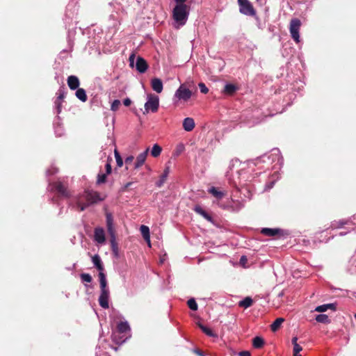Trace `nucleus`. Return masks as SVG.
<instances>
[{
	"mask_svg": "<svg viewBox=\"0 0 356 356\" xmlns=\"http://www.w3.org/2000/svg\"><path fill=\"white\" fill-rule=\"evenodd\" d=\"M208 192L218 200L222 199L225 195L224 192L218 191V188L214 186L211 187Z\"/></svg>",
	"mask_w": 356,
	"mask_h": 356,
	"instance_id": "22",
	"label": "nucleus"
},
{
	"mask_svg": "<svg viewBox=\"0 0 356 356\" xmlns=\"http://www.w3.org/2000/svg\"><path fill=\"white\" fill-rule=\"evenodd\" d=\"M51 186L52 187L51 190L56 193L59 197L68 198L71 196V193L67 183L56 181L53 182Z\"/></svg>",
	"mask_w": 356,
	"mask_h": 356,
	"instance_id": "4",
	"label": "nucleus"
},
{
	"mask_svg": "<svg viewBox=\"0 0 356 356\" xmlns=\"http://www.w3.org/2000/svg\"><path fill=\"white\" fill-rule=\"evenodd\" d=\"M237 88L235 85L232 83H228L225 86L223 92L229 95H232L236 91Z\"/></svg>",
	"mask_w": 356,
	"mask_h": 356,
	"instance_id": "26",
	"label": "nucleus"
},
{
	"mask_svg": "<svg viewBox=\"0 0 356 356\" xmlns=\"http://www.w3.org/2000/svg\"><path fill=\"white\" fill-rule=\"evenodd\" d=\"M80 277L83 282H86L88 283L91 282L92 280L91 275L88 273H82L81 274Z\"/></svg>",
	"mask_w": 356,
	"mask_h": 356,
	"instance_id": "37",
	"label": "nucleus"
},
{
	"mask_svg": "<svg viewBox=\"0 0 356 356\" xmlns=\"http://www.w3.org/2000/svg\"><path fill=\"white\" fill-rule=\"evenodd\" d=\"M195 353L197 355H199V356H204V354H203V352H202V351H201V350H199V349H196V350H195Z\"/></svg>",
	"mask_w": 356,
	"mask_h": 356,
	"instance_id": "48",
	"label": "nucleus"
},
{
	"mask_svg": "<svg viewBox=\"0 0 356 356\" xmlns=\"http://www.w3.org/2000/svg\"><path fill=\"white\" fill-rule=\"evenodd\" d=\"M187 305L188 307L193 310V311H197V304L194 298H191L188 300Z\"/></svg>",
	"mask_w": 356,
	"mask_h": 356,
	"instance_id": "35",
	"label": "nucleus"
},
{
	"mask_svg": "<svg viewBox=\"0 0 356 356\" xmlns=\"http://www.w3.org/2000/svg\"><path fill=\"white\" fill-rule=\"evenodd\" d=\"M177 4L179 3H184L187 0H175Z\"/></svg>",
	"mask_w": 356,
	"mask_h": 356,
	"instance_id": "49",
	"label": "nucleus"
},
{
	"mask_svg": "<svg viewBox=\"0 0 356 356\" xmlns=\"http://www.w3.org/2000/svg\"><path fill=\"white\" fill-rule=\"evenodd\" d=\"M199 327L202 330V331L205 333L209 337H215L216 334L213 333V332L209 327L203 325L201 323H198Z\"/></svg>",
	"mask_w": 356,
	"mask_h": 356,
	"instance_id": "34",
	"label": "nucleus"
},
{
	"mask_svg": "<svg viewBox=\"0 0 356 356\" xmlns=\"http://www.w3.org/2000/svg\"><path fill=\"white\" fill-rule=\"evenodd\" d=\"M192 95V92L184 85H181L175 92V97L179 99L188 101Z\"/></svg>",
	"mask_w": 356,
	"mask_h": 356,
	"instance_id": "9",
	"label": "nucleus"
},
{
	"mask_svg": "<svg viewBox=\"0 0 356 356\" xmlns=\"http://www.w3.org/2000/svg\"><path fill=\"white\" fill-rule=\"evenodd\" d=\"M239 356H251V354L249 351H241L238 353Z\"/></svg>",
	"mask_w": 356,
	"mask_h": 356,
	"instance_id": "46",
	"label": "nucleus"
},
{
	"mask_svg": "<svg viewBox=\"0 0 356 356\" xmlns=\"http://www.w3.org/2000/svg\"><path fill=\"white\" fill-rule=\"evenodd\" d=\"M117 330L120 333H125L130 330V327L127 321H121L118 324Z\"/></svg>",
	"mask_w": 356,
	"mask_h": 356,
	"instance_id": "24",
	"label": "nucleus"
},
{
	"mask_svg": "<svg viewBox=\"0 0 356 356\" xmlns=\"http://www.w3.org/2000/svg\"><path fill=\"white\" fill-rule=\"evenodd\" d=\"M170 172V168L166 167L163 172V174L161 175L159 180L156 183V185L158 187H161L163 184L165 182L167 177Z\"/></svg>",
	"mask_w": 356,
	"mask_h": 356,
	"instance_id": "20",
	"label": "nucleus"
},
{
	"mask_svg": "<svg viewBox=\"0 0 356 356\" xmlns=\"http://www.w3.org/2000/svg\"><path fill=\"white\" fill-rule=\"evenodd\" d=\"M131 184H132V182H128V183H127V184H125V186H124V188H125V189H127L129 187H130V186H131Z\"/></svg>",
	"mask_w": 356,
	"mask_h": 356,
	"instance_id": "50",
	"label": "nucleus"
},
{
	"mask_svg": "<svg viewBox=\"0 0 356 356\" xmlns=\"http://www.w3.org/2000/svg\"><path fill=\"white\" fill-rule=\"evenodd\" d=\"M355 318H356V314L355 315Z\"/></svg>",
	"mask_w": 356,
	"mask_h": 356,
	"instance_id": "51",
	"label": "nucleus"
},
{
	"mask_svg": "<svg viewBox=\"0 0 356 356\" xmlns=\"http://www.w3.org/2000/svg\"><path fill=\"white\" fill-rule=\"evenodd\" d=\"M198 86L202 93L207 94L208 92L209 89L204 83H200Z\"/></svg>",
	"mask_w": 356,
	"mask_h": 356,
	"instance_id": "40",
	"label": "nucleus"
},
{
	"mask_svg": "<svg viewBox=\"0 0 356 356\" xmlns=\"http://www.w3.org/2000/svg\"><path fill=\"white\" fill-rule=\"evenodd\" d=\"M92 261L95 266L97 268L98 270H99V272L104 270L101 258L98 254H95L93 257H92Z\"/></svg>",
	"mask_w": 356,
	"mask_h": 356,
	"instance_id": "21",
	"label": "nucleus"
},
{
	"mask_svg": "<svg viewBox=\"0 0 356 356\" xmlns=\"http://www.w3.org/2000/svg\"><path fill=\"white\" fill-rule=\"evenodd\" d=\"M108 175L106 174V173H99L97 175V181H96V184L97 185H101L102 184H105L107 181V176Z\"/></svg>",
	"mask_w": 356,
	"mask_h": 356,
	"instance_id": "33",
	"label": "nucleus"
},
{
	"mask_svg": "<svg viewBox=\"0 0 356 356\" xmlns=\"http://www.w3.org/2000/svg\"><path fill=\"white\" fill-rule=\"evenodd\" d=\"M61 104H62L61 101L56 99L55 105H56L58 113H60L61 112V106H62Z\"/></svg>",
	"mask_w": 356,
	"mask_h": 356,
	"instance_id": "42",
	"label": "nucleus"
},
{
	"mask_svg": "<svg viewBox=\"0 0 356 356\" xmlns=\"http://www.w3.org/2000/svg\"><path fill=\"white\" fill-rule=\"evenodd\" d=\"M148 150H149V149H147L145 152H143V153L140 154L137 156L136 161L135 165H134V168L136 169L140 168V166H142L144 164V163H145V161L146 160V157H147V155Z\"/></svg>",
	"mask_w": 356,
	"mask_h": 356,
	"instance_id": "15",
	"label": "nucleus"
},
{
	"mask_svg": "<svg viewBox=\"0 0 356 356\" xmlns=\"http://www.w3.org/2000/svg\"><path fill=\"white\" fill-rule=\"evenodd\" d=\"M133 160H134L133 156H129L127 157L125 159L126 165L131 164L132 163Z\"/></svg>",
	"mask_w": 356,
	"mask_h": 356,
	"instance_id": "44",
	"label": "nucleus"
},
{
	"mask_svg": "<svg viewBox=\"0 0 356 356\" xmlns=\"http://www.w3.org/2000/svg\"><path fill=\"white\" fill-rule=\"evenodd\" d=\"M195 121L192 118H186L183 121V128L186 131H191L195 127Z\"/></svg>",
	"mask_w": 356,
	"mask_h": 356,
	"instance_id": "16",
	"label": "nucleus"
},
{
	"mask_svg": "<svg viewBox=\"0 0 356 356\" xmlns=\"http://www.w3.org/2000/svg\"><path fill=\"white\" fill-rule=\"evenodd\" d=\"M161 151H162V148L158 144H155L152 147V151H151V155L153 157L156 158V157L159 156L161 154Z\"/></svg>",
	"mask_w": 356,
	"mask_h": 356,
	"instance_id": "31",
	"label": "nucleus"
},
{
	"mask_svg": "<svg viewBox=\"0 0 356 356\" xmlns=\"http://www.w3.org/2000/svg\"><path fill=\"white\" fill-rule=\"evenodd\" d=\"M238 3L241 13L248 16H254L256 15L255 9L248 0H238Z\"/></svg>",
	"mask_w": 356,
	"mask_h": 356,
	"instance_id": "6",
	"label": "nucleus"
},
{
	"mask_svg": "<svg viewBox=\"0 0 356 356\" xmlns=\"http://www.w3.org/2000/svg\"><path fill=\"white\" fill-rule=\"evenodd\" d=\"M284 321L283 318H277L275 321L271 324L270 329L273 332L277 331L280 327L282 323Z\"/></svg>",
	"mask_w": 356,
	"mask_h": 356,
	"instance_id": "27",
	"label": "nucleus"
},
{
	"mask_svg": "<svg viewBox=\"0 0 356 356\" xmlns=\"http://www.w3.org/2000/svg\"><path fill=\"white\" fill-rule=\"evenodd\" d=\"M116 163L118 167H122L123 165L122 159L117 149L114 151Z\"/></svg>",
	"mask_w": 356,
	"mask_h": 356,
	"instance_id": "36",
	"label": "nucleus"
},
{
	"mask_svg": "<svg viewBox=\"0 0 356 356\" xmlns=\"http://www.w3.org/2000/svg\"><path fill=\"white\" fill-rule=\"evenodd\" d=\"M140 230L144 239L149 243V245H150V235L149 227L146 225H141Z\"/></svg>",
	"mask_w": 356,
	"mask_h": 356,
	"instance_id": "23",
	"label": "nucleus"
},
{
	"mask_svg": "<svg viewBox=\"0 0 356 356\" xmlns=\"http://www.w3.org/2000/svg\"><path fill=\"white\" fill-rule=\"evenodd\" d=\"M100 289L108 288L106 275L103 271L99 273Z\"/></svg>",
	"mask_w": 356,
	"mask_h": 356,
	"instance_id": "30",
	"label": "nucleus"
},
{
	"mask_svg": "<svg viewBox=\"0 0 356 356\" xmlns=\"http://www.w3.org/2000/svg\"><path fill=\"white\" fill-rule=\"evenodd\" d=\"M95 240L99 243H104L106 241L104 230L102 227H96L94 232Z\"/></svg>",
	"mask_w": 356,
	"mask_h": 356,
	"instance_id": "12",
	"label": "nucleus"
},
{
	"mask_svg": "<svg viewBox=\"0 0 356 356\" xmlns=\"http://www.w3.org/2000/svg\"><path fill=\"white\" fill-rule=\"evenodd\" d=\"M247 261H248V259H247L246 256H244V255H243V256H242V257H241V259H240V263H241L243 266H244V265H245V264L247 262Z\"/></svg>",
	"mask_w": 356,
	"mask_h": 356,
	"instance_id": "45",
	"label": "nucleus"
},
{
	"mask_svg": "<svg viewBox=\"0 0 356 356\" xmlns=\"http://www.w3.org/2000/svg\"><path fill=\"white\" fill-rule=\"evenodd\" d=\"M194 211L197 213H198V214L201 215L202 217H204L207 220H208L211 222H213L212 217L208 213H207L200 206L196 205L194 207Z\"/></svg>",
	"mask_w": 356,
	"mask_h": 356,
	"instance_id": "18",
	"label": "nucleus"
},
{
	"mask_svg": "<svg viewBox=\"0 0 356 356\" xmlns=\"http://www.w3.org/2000/svg\"><path fill=\"white\" fill-rule=\"evenodd\" d=\"M261 233L268 236H277V238L288 234L287 232L280 228H263Z\"/></svg>",
	"mask_w": 356,
	"mask_h": 356,
	"instance_id": "8",
	"label": "nucleus"
},
{
	"mask_svg": "<svg viewBox=\"0 0 356 356\" xmlns=\"http://www.w3.org/2000/svg\"><path fill=\"white\" fill-rule=\"evenodd\" d=\"M134 58H135V54H131L130 56H129V62H130V66L131 67H133L134 66Z\"/></svg>",
	"mask_w": 356,
	"mask_h": 356,
	"instance_id": "43",
	"label": "nucleus"
},
{
	"mask_svg": "<svg viewBox=\"0 0 356 356\" xmlns=\"http://www.w3.org/2000/svg\"><path fill=\"white\" fill-rule=\"evenodd\" d=\"M136 68L140 73H145L148 68V64L143 58L138 56L136 60Z\"/></svg>",
	"mask_w": 356,
	"mask_h": 356,
	"instance_id": "11",
	"label": "nucleus"
},
{
	"mask_svg": "<svg viewBox=\"0 0 356 356\" xmlns=\"http://www.w3.org/2000/svg\"><path fill=\"white\" fill-rule=\"evenodd\" d=\"M189 15V8L185 3L177 4L172 10V17L175 21L179 25L186 24Z\"/></svg>",
	"mask_w": 356,
	"mask_h": 356,
	"instance_id": "2",
	"label": "nucleus"
},
{
	"mask_svg": "<svg viewBox=\"0 0 356 356\" xmlns=\"http://www.w3.org/2000/svg\"><path fill=\"white\" fill-rule=\"evenodd\" d=\"M151 85L152 89L157 93H161L163 90V83L159 78H154L152 79Z\"/></svg>",
	"mask_w": 356,
	"mask_h": 356,
	"instance_id": "14",
	"label": "nucleus"
},
{
	"mask_svg": "<svg viewBox=\"0 0 356 356\" xmlns=\"http://www.w3.org/2000/svg\"><path fill=\"white\" fill-rule=\"evenodd\" d=\"M332 309L333 311H335L337 309V305L334 303H329V304H325L322 305H319L316 307L315 311L318 312H326L327 309Z\"/></svg>",
	"mask_w": 356,
	"mask_h": 356,
	"instance_id": "19",
	"label": "nucleus"
},
{
	"mask_svg": "<svg viewBox=\"0 0 356 356\" xmlns=\"http://www.w3.org/2000/svg\"><path fill=\"white\" fill-rule=\"evenodd\" d=\"M301 26V21L298 18H293L290 22L289 31L291 38L296 42H300L299 31Z\"/></svg>",
	"mask_w": 356,
	"mask_h": 356,
	"instance_id": "7",
	"label": "nucleus"
},
{
	"mask_svg": "<svg viewBox=\"0 0 356 356\" xmlns=\"http://www.w3.org/2000/svg\"><path fill=\"white\" fill-rule=\"evenodd\" d=\"M252 304L253 300L250 297H246L238 302V306L241 307L248 308L251 307Z\"/></svg>",
	"mask_w": 356,
	"mask_h": 356,
	"instance_id": "28",
	"label": "nucleus"
},
{
	"mask_svg": "<svg viewBox=\"0 0 356 356\" xmlns=\"http://www.w3.org/2000/svg\"><path fill=\"white\" fill-rule=\"evenodd\" d=\"M67 85L71 90H76L79 88L80 82L77 76L71 75L67 78Z\"/></svg>",
	"mask_w": 356,
	"mask_h": 356,
	"instance_id": "13",
	"label": "nucleus"
},
{
	"mask_svg": "<svg viewBox=\"0 0 356 356\" xmlns=\"http://www.w3.org/2000/svg\"><path fill=\"white\" fill-rule=\"evenodd\" d=\"M111 160H112L111 159H108V161L105 165L106 174H107V175H110L112 172V167H111Z\"/></svg>",
	"mask_w": 356,
	"mask_h": 356,
	"instance_id": "39",
	"label": "nucleus"
},
{
	"mask_svg": "<svg viewBox=\"0 0 356 356\" xmlns=\"http://www.w3.org/2000/svg\"><path fill=\"white\" fill-rule=\"evenodd\" d=\"M316 321L317 322H318V323H325V324H327V323H330V318L325 314H318V315H317L316 316Z\"/></svg>",
	"mask_w": 356,
	"mask_h": 356,
	"instance_id": "32",
	"label": "nucleus"
},
{
	"mask_svg": "<svg viewBox=\"0 0 356 356\" xmlns=\"http://www.w3.org/2000/svg\"><path fill=\"white\" fill-rule=\"evenodd\" d=\"M65 97V92L64 91V90H58V95L56 98V99L59 100V101H63V99Z\"/></svg>",
	"mask_w": 356,
	"mask_h": 356,
	"instance_id": "41",
	"label": "nucleus"
},
{
	"mask_svg": "<svg viewBox=\"0 0 356 356\" xmlns=\"http://www.w3.org/2000/svg\"><path fill=\"white\" fill-rule=\"evenodd\" d=\"M264 345V340L260 337H255L252 339V346L255 348H261Z\"/></svg>",
	"mask_w": 356,
	"mask_h": 356,
	"instance_id": "29",
	"label": "nucleus"
},
{
	"mask_svg": "<svg viewBox=\"0 0 356 356\" xmlns=\"http://www.w3.org/2000/svg\"><path fill=\"white\" fill-rule=\"evenodd\" d=\"M123 104L124 106H129L131 104V101L129 98H126L125 99H124Z\"/></svg>",
	"mask_w": 356,
	"mask_h": 356,
	"instance_id": "47",
	"label": "nucleus"
},
{
	"mask_svg": "<svg viewBox=\"0 0 356 356\" xmlns=\"http://www.w3.org/2000/svg\"><path fill=\"white\" fill-rule=\"evenodd\" d=\"M147 102L145 104V113H148L151 111L152 113H156L158 111L159 106V97L155 95H148Z\"/></svg>",
	"mask_w": 356,
	"mask_h": 356,
	"instance_id": "5",
	"label": "nucleus"
},
{
	"mask_svg": "<svg viewBox=\"0 0 356 356\" xmlns=\"http://www.w3.org/2000/svg\"><path fill=\"white\" fill-rule=\"evenodd\" d=\"M120 104H121V102L120 100H118V99L114 100L111 104V110L113 111H118Z\"/></svg>",
	"mask_w": 356,
	"mask_h": 356,
	"instance_id": "38",
	"label": "nucleus"
},
{
	"mask_svg": "<svg viewBox=\"0 0 356 356\" xmlns=\"http://www.w3.org/2000/svg\"><path fill=\"white\" fill-rule=\"evenodd\" d=\"M297 341H298V337H293L291 340L292 344L293 346V356H301V355L300 354V352L302 350V346L299 343H298Z\"/></svg>",
	"mask_w": 356,
	"mask_h": 356,
	"instance_id": "17",
	"label": "nucleus"
},
{
	"mask_svg": "<svg viewBox=\"0 0 356 356\" xmlns=\"http://www.w3.org/2000/svg\"><path fill=\"white\" fill-rule=\"evenodd\" d=\"M101 293L99 297V304L104 309L109 307L108 298H109V289L108 288L100 289Z\"/></svg>",
	"mask_w": 356,
	"mask_h": 356,
	"instance_id": "10",
	"label": "nucleus"
},
{
	"mask_svg": "<svg viewBox=\"0 0 356 356\" xmlns=\"http://www.w3.org/2000/svg\"><path fill=\"white\" fill-rule=\"evenodd\" d=\"M76 97L80 99L81 102H85L87 101V95L86 93V90L83 88H78L76 91Z\"/></svg>",
	"mask_w": 356,
	"mask_h": 356,
	"instance_id": "25",
	"label": "nucleus"
},
{
	"mask_svg": "<svg viewBox=\"0 0 356 356\" xmlns=\"http://www.w3.org/2000/svg\"><path fill=\"white\" fill-rule=\"evenodd\" d=\"M104 200L100 194L97 191H85L83 195L79 197L76 200V206L79 211H84L90 204Z\"/></svg>",
	"mask_w": 356,
	"mask_h": 356,
	"instance_id": "1",
	"label": "nucleus"
},
{
	"mask_svg": "<svg viewBox=\"0 0 356 356\" xmlns=\"http://www.w3.org/2000/svg\"><path fill=\"white\" fill-rule=\"evenodd\" d=\"M106 227H107V231L110 236V243L111 249L115 253V254H118V243L116 242V236H115V228L113 227V218L111 213H106Z\"/></svg>",
	"mask_w": 356,
	"mask_h": 356,
	"instance_id": "3",
	"label": "nucleus"
}]
</instances>
